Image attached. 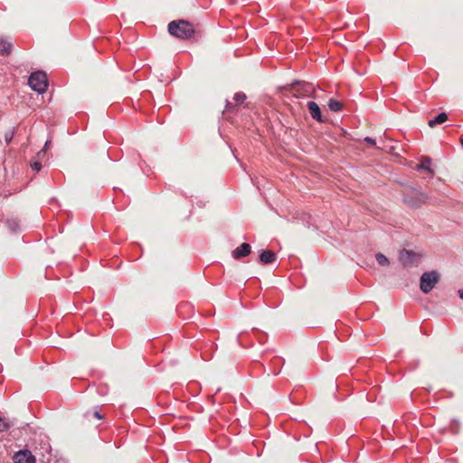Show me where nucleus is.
<instances>
[{
	"label": "nucleus",
	"mask_w": 463,
	"mask_h": 463,
	"mask_svg": "<svg viewBox=\"0 0 463 463\" xmlns=\"http://www.w3.org/2000/svg\"><path fill=\"white\" fill-rule=\"evenodd\" d=\"M11 428V423L8 421H5L1 416H0V432H4L8 430Z\"/></svg>",
	"instance_id": "nucleus-18"
},
{
	"label": "nucleus",
	"mask_w": 463,
	"mask_h": 463,
	"mask_svg": "<svg viewBox=\"0 0 463 463\" xmlns=\"http://www.w3.org/2000/svg\"><path fill=\"white\" fill-rule=\"evenodd\" d=\"M233 99H234L235 105H232L230 101H227V104L225 107V109L227 111L231 110L235 106H239V105L242 104L246 99V95L243 92H237L234 94Z\"/></svg>",
	"instance_id": "nucleus-12"
},
{
	"label": "nucleus",
	"mask_w": 463,
	"mask_h": 463,
	"mask_svg": "<svg viewBox=\"0 0 463 463\" xmlns=\"http://www.w3.org/2000/svg\"><path fill=\"white\" fill-rule=\"evenodd\" d=\"M460 144H461V146H463V135H462V136H461V137H460Z\"/></svg>",
	"instance_id": "nucleus-26"
},
{
	"label": "nucleus",
	"mask_w": 463,
	"mask_h": 463,
	"mask_svg": "<svg viewBox=\"0 0 463 463\" xmlns=\"http://www.w3.org/2000/svg\"><path fill=\"white\" fill-rule=\"evenodd\" d=\"M430 165H431V159L429 156H423L421 158L420 164H418L415 166V170H417V171L425 170L430 174V177H433L434 171L430 167Z\"/></svg>",
	"instance_id": "nucleus-10"
},
{
	"label": "nucleus",
	"mask_w": 463,
	"mask_h": 463,
	"mask_svg": "<svg viewBox=\"0 0 463 463\" xmlns=\"http://www.w3.org/2000/svg\"><path fill=\"white\" fill-rule=\"evenodd\" d=\"M50 144H51V141H50V140H47V141L45 142V144H44V147H43V149L40 153L44 152V151H45V149H47V148L49 147Z\"/></svg>",
	"instance_id": "nucleus-23"
},
{
	"label": "nucleus",
	"mask_w": 463,
	"mask_h": 463,
	"mask_svg": "<svg viewBox=\"0 0 463 463\" xmlns=\"http://www.w3.org/2000/svg\"><path fill=\"white\" fill-rule=\"evenodd\" d=\"M251 251V247L249 243H242L236 249H234L232 252V257L235 260H239L241 258L248 256Z\"/></svg>",
	"instance_id": "nucleus-9"
},
{
	"label": "nucleus",
	"mask_w": 463,
	"mask_h": 463,
	"mask_svg": "<svg viewBox=\"0 0 463 463\" xmlns=\"http://www.w3.org/2000/svg\"><path fill=\"white\" fill-rule=\"evenodd\" d=\"M168 32L171 35L181 40H191L199 37L200 31L186 20H175L168 24Z\"/></svg>",
	"instance_id": "nucleus-1"
},
{
	"label": "nucleus",
	"mask_w": 463,
	"mask_h": 463,
	"mask_svg": "<svg viewBox=\"0 0 463 463\" xmlns=\"http://www.w3.org/2000/svg\"><path fill=\"white\" fill-rule=\"evenodd\" d=\"M420 259V254L405 249L399 254V260L404 267L417 266Z\"/></svg>",
	"instance_id": "nucleus-6"
},
{
	"label": "nucleus",
	"mask_w": 463,
	"mask_h": 463,
	"mask_svg": "<svg viewBox=\"0 0 463 463\" xmlns=\"http://www.w3.org/2000/svg\"><path fill=\"white\" fill-rule=\"evenodd\" d=\"M458 296L461 299H463V288L458 290Z\"/></svg>",
	"instance_id": "nucleus-25"
},
{
	"label": "nucleus",
	"mask_w": 463,
	"mask_h": 463,
	"mask_svg": "<svg viewBox=\"0 0 463 463\" xmlns=\"http://www.w3.org/2000/svg\"><path fill=\"white\" fill-rule=\"evenodd\" d=\"M12 50V43L5 38H0V55H9Z\"/></svg>",
	"instance_id": "nucleus-13"
},
{
	"label": "nucleus",
	"mask_w": 463,
	"mask_h": 463,
	"mask_svg": "<svg viewBox=\"0 0 463 463\" xmlns=\"http://www.w3.org/2000/svg\"><path fill=\"white\" fill-rule=\"evenodd\" d=\"M90 416H93V417L97 418L98 420H101V419H102V416L100 415V413H99L98 411H93L92 413H90V412H87V413L85 414V417H86L87 419H90Z\"/></svg>",
	"instance_id": "nucleus-20"
},
{
	"label": "nucleus",
	"mask_w": 463,
	"mask_h": 463,
	"mask_svg": "<svg viewBox=\"0 0 463 463\" xmlns=\"http://www.w3.org/2000/svg\"><path fill=\"white\" fill-rule=\"evenodd\" d=\"M307 109L311 115V117L318 121V122H325V119L322 117L321 109L317 102L315 101H308L307 104Z\"/></svg>",
	"instance_id": "nucleus-8"
},
{
	"label": "nucleus",
	"mask_w": 463,
	"mask_h": 463,
	"mask_svg": "<svg viewBox=\"0 0 463 463\" xmlns=\"http://www.w3.org/2000/svg\"><path fill=\"white\" fill-rule=\"evenodd\" d=\"M28 84L38 93L45 92L48 87V80L45 72L40 71L33 72L28 79Z\"/></svg>",
	"instance_id": "nucleus-3"
},
{
	"label": "nucleus",
	"mask_w": 463,
	"mask_h": 463,
	"mask_svg": "<svg viewBox=\"0 0 463 463\" xmlns=\"http://www.w3.org/2000/svg\"><path fill=\"white\" fill-rule=\"evenodd\" d=\"M14 463H35V457L28 449H21L14 453L13 457Z\"/></svg>",
	"instance_id": "nucleus-7"
},
{
	"label": "nucleus",
	"mask_w": 463,
	"mask_h": 463,
	"mask_svg": "<svg viewBox=\"0 0 463 463\" xmlns=\"http://www.w3.org/2000/svg\"><path fill=\"white\" fill-rule=\"evenodd\" d=\"M276 260L277 255L271 250H263L260 254V261L264 265L273 263Z\"/></svg>",
	"instance_id": "nucleus-11"
},
{
	"label": "nucleus",
	"mask_w": 463,
	"mask_h": 463,
	"mask_svg": "<svg viewBox=\"0 0 463 463\" xmlns=\"http://www.w3.org/2000/svg\"><path fill=\"white\" fill-rule=\"evenodd\" d=\"M459 424L458 421H453L449 425V431L453 434H457L458 432Z\"/></svg>",
	"instance_id": "nucleus-19"
},
{
	"label": "nucleus",
	"mask_w": 463,
	"mask_h": 463,
	"mask_svg": "<svg viewBox=\"0 0 463 463\" xmlns=\"http://www.w3.org/2000/svg\"><path fill=\"white\" fill-rule=\"evenodd\" d=\"M376 261L381 266H389L390 261L385 255L383 253H377L375 255Z\"/></svg>",
	"instance_id": "nucleus-17"
},
{
	"label": "nucleus",
	"mask_w": 463,
	"mask_h": 463,
	"mask_svg": "<svg viewBox=\"0 0 463 463\" xmlns=\"http://www.w3.org/2000/svg\"><path fill=\"white\" fill-rule=\"evenodd\" d=\"M364 140V142H366L367 144H369L371 146H375L376 145L375 140L373 138H372V137H366Z\"/></svg>",
	"instance_id": "nucleus-22"
},
{
	"label": "nucleus",
	"mask_w": 463,
	"mask_h": 463,
	"mask_svg": "<svg viewBox=\"0 0 463 463\" xmlns=\"http://www.w3.org/2000/svg\"><path fill=\"white\" fill-rule=\"evenodd\" d=\"M440 280V275L436 270L424 272L420 279V288L424 294L430 293Z\"/></svg>",
	"instance_id": "nucleus-2"
},
{
	"label": "nucleus",
	"mask_w": 463,
	"mask_h": 463,
	"mask_svg": "<svg viewBox=\"0 0 463 463\" xmlns=\"http://www.w3.org/2000/svg\"><path fill=\"white\" fill-rule=\"evenodd\" d=\"M328 108L331 111L340 112L343 109V104L335 99H330L328 100Z\"/></svg>",
	"instance_id": "nucleus-15"
},
{
	"label": "nucleus",
	"mask_w": 463,
	"mask_h": 463,
	"mask_svg": "<svg viewBox=\"0 0 463 463\" xmlns=\"http://www.w3.org/2000/svg\"><path fill=\"white\" fill-rule=\"evenodd\" d=\"M404 203L411 208H418L427 201V195L418 190L411 189L403 196Z\"/></svg>",
	"instance_id": "nucleus-5"
},
{
	"label": "nucleus",
	"mask_w": 463,
	"mask_h": 463,
	"mask_svg": "<svg viewBox=\"0 0 463 463\" xmlns=\"http://www.w3.org/2000/svg\"><path fill=\"white\" fill-rule=\"evenodd\" d=\"M447 119H448V115L445 112H441L438 116H436L434 118L429 120L428 125L430 128H434L437 125L444 123Z\"/></svg>",
	"instance_id": "nucleus-14"
},
{
	"label": "nucleus",
	"mask_w": 463,
	"mask_h": 463,
	"mask_svg": "<svg viewBox=\"0 0 463 463\" xmlns=\"http://www.w3.org/2000/svg\"><path fill=\"white\" fill-rule=\"evenodd\" d=\"M12 138H13V134H11L10 136H8V135L5 136L6 142H9Z\"/></svg>",
	"instance_id": "nucleus-24"
},
{
	"label": "nucleus",
	"mask_w": 463,
	"mask_h": 463,
	"mask_svg": "<svg viewBox=\"0 0 463 463\" xmlns=\"http://www.w3.org/2000/svg\"><path fill=\"white\" fill-rule=\"evenodd\" d=\"M31 167L33 170L39 172L42 168V164L40 162H33L32 163Z\"/></svg>",
	"instance_id": "nucleus-21"
},
{
	"label": "nucleus",
	"mask_w": 463,
	"mask_h": 463,
	"mask_svg": "<svg viewBox=\"0 0 463 463\" xmlns=\"http://www.w3.org/2000/svg\"><path fill=\"white\" fill-rule=\"evenodd\" d=\"M289 91L296 98L315 96V88L313 84L306 81H297L293 83Z\"/></svg>",
	"instance_id": "nucleus-4"
},
{
	"label": "nucleus",
	"mask_w": 463,
	"mask_h": 463,
	"mask_svg": "<svg viewBox=\"0 0 463 463\" xmlns=\"http://www.w3.org/2000/svg\"><path fill=\"white\" fill-rule=\"evenodd\" d=\"M5 224H6L7 228L9 229V231L12 232H17L20 227V223L17 219H8L5 222Z\"/></svg>",
	"instance_id": "nucleus-16"
}]
</instances>
